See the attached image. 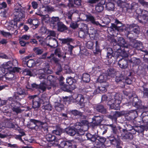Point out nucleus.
Segmentation results:
<instances>
[{
  "label": "nucleus",
  "instance_id": "f257e3e1",
  "mask_svg": "<svg viewBox=\"0 0 148 148\" xmlns=\"http://www.w3.org/2000/svg\"><path fill=\"white\" fill-rule=\"evenodd\" d=\"M51 73V71L49 69V66L47 65L45 68L43 69L39 70V78L40 80V84L39 85L34 83L32 84V86L33 88L41 89L43 91L45 90L46 88V82L49 79L52 77L51 75L47 76L45 74H50Z\"/></svg>",
  "mask_w": 148,
  "mask_h": 148
},
{
  "label": "nucleus",
  "instance_id": "f03ea898",
  "mask_svg": "<svg viewBox=\"0 0 148 148\" xmlns=\"http://www.w3.org/2000/svg\"><path fill=\"white\" fill-rule=\"evenodd\" d=\"M113 97L112 94L110 95H108V97L105 95H103L101 99L103 100H109L108 104L110 106V108L112 109H118L120 107V104L121 103L122 99L121 95L119 93H116L114 95L112 93Z\"/></svg>",
  "mask_w": 148,
  "mask_h": 148
},
{
  "label": "nucleus",
  "instance_id": "7ed1b4c3",
  "mask_svg": "<svg viewBox=\"0 0 148 148\" xmlns=\"http://www.w3.org/2000/svg\"><path fill=\"white\" fill-rule=\"evenodd\" d=\"M12 64L11 62H8L5 64H4L2 66V68L0 69V73L2 75L6 72L8 71L9 72H7L5 73V77L9 79H12L13 77L14 74H12L11 72L14 73L16 72H18L19 71V69L17 67H12Z\"/></svg>",
  "mask_w": 148,
  "mask_h": 148
},
{
  "label": "nucleus",
  "instance_id": "20e7f679",
  "mask_svg": "<svg viewBox=\"0 0 148 148\" xmlns=\"http://www.w3.org/2000/svg\"><path fill=\"white\" fill-rule=\"evenodd\" d=\"M29 98L32 99V107L34 109L38 108L40 107L41 103H44L49 99V97H46V94L43 95L41 99L36 95L30 96Z\"/></svg>",
  "mask_w": 148,
  "mask_h": 148
},
{
  "label": "nucleus",
  "instance_id": "39448f33",
  "mask_svg": "<svg viewBox=\"0 0 148 148\" xmlns=\"http://www.w3.org/2000/svg\"><path fill=\"white\" fill-rule=\"evenodd\" d=\"M89 121L86 120L82 121L81 123L78 122L76 123L75 126V129L76 130V134L79 135H83L84 133V131L82 129V127L83 125H88Z\"/></svg>",
  "mask_w": 148,
  "mask_h": 148
},
{
  "label": "nucleus",
  "instance_id": "423d86ee",
  "mask_svg": "<svg viewBox=\"0 0 148 148\" xmlns=\"http://www.w3.org/2000/svg\"><path fill=\"white\" fill-rule=\"evenodd\" d=\"M69 99H70L71 101L72 102L78 104L82 106H84V98L82 95H77V94H75Z\"/></svg>",
  "mask_w": 148,
  "mask_h": 148
},
{
  "label": "nucleus",
  "instance_id": "0eeeda50",
  "mask_svg": "<svg viewBox=\"0 0 148 148\" xmlns=\"http://www.w3.org/2000/svg\"><path fill=\"white\" fill-rule=\"evenodd\" d=\"M14 14L15 17L14 20L16 22L20 21L25 17V12L20 9H15Z\"/></svg>",
  "mask_w": 148,
  "mask_h": 148
},
{
  "label": "nucleus",
  "instance_id": "6e6552de",
  "mask_svg": "<svg viewBox=\"0 0 148 148\" xmlns=\"http://www.w3.org/2000/svg\"><path fill=\"white\" fill-rule=\"evenodd\" d=\"M132 47L136 48L138 50H141L143 49V46L141 42L133 39V40H131L128 48L131 49Z\"/></svg>",
  "mask_w": 148,
  "mask_h": 148
},
{
  "label": "nucleus",
  "instance_id": "1a4fd4ad",
  "mask_svg": "<svg viewBox=\"0 0 148 148\" xmlns=\"http://www.w3.org/2000/svg\"><path fill=\"white\" fill-rule=\"evenodd\" d=\"M115 23L116 25L112 24L111 25V27L114 30H116L118 32L122 31L125 27L120 21L117 19L115 20Z\"/></svg>",
  "mask_w": 148,
  "mask_h": 148
},
{
  "label": "nucleus",
  "instance_id": "9d476101",
  "mask_svg": "<svg viewBox=\"0 0 148 148\" xmlns=\"http://www.w3.org/2000/svg\"><path fill=\"white\" fill-rule=\"evenodd\" d=\"M25 94L24 90L21 88H18L17 89V92L14 95L12 99L14 101L15 99L20 100L25 97Z\"/></svg>",
  "mask_w": 148,
  "mask_h": 148
},
{
  "label": "nucleus",
  "instance_id": "9b49d317",
  "mask_svg": "<svg viewBox=\"0 0 148 148\" xmlns=\"http://www.w3.org/2000/svg\"><path fill=\"white\" fill-rule=\"evenodd\" d=\"M125 31H127L128 32V34H127V36L128 37L129 33H132L133 32L136 34H138L139 31V29L138 27L135 24H133L132 25H127L126 27Z\"/></svg>",
  "mask_w": 148,
  "mask_h": 148
},
{
  "label": "nucleus",
  "instance_id": "f8f14e48",
  "mask_svg": "<svg viewBox=\"0 0 148 148\" xmlns=\"http://www.w3.org/2000/svg\"><path fill=\"white\" fill-rule=\"evenodd\" d=\"M46 138L47 140L53 146L59 144L57 140L56 139L55 136H52L51 134H48L46 136Z\"/></svg>",
  "mask_w": 148,
  "mask_h": 148
},
{
  "label": "nucleus",
  "instance_id": "ddd939ff",
  "mask_svg": "<svg viewBox=\"0 0 148 148\" xmlns=\"http://www.w3.org/2000/svg\"><path fill=\"white\" fill-rule=\"evenodd\" d=\"M58 142H59V144L55 145V146L59 145L63 148H70L72 145V141H62L61 139H57Z\"/></svg>",
  "mask_w": 148,
  "mask_h": 148
},
{
  "label": "nucleus",
  "instance_id": "4468645a",
  "mask_svg": "<svg viewBox=\"0 0 148 148\" xmlns=\"http://www.w3.org/2000/svg\"><path fill=\"white\" fill-rule=\"evenodd\" d=\"M117 46L119 47L121 49L124 47L125 49H127L129 48V45L125 41V40L121 37H119L117 39Z\"/></svg>",
  "mask_w": 148,
  "mask_h": 148
},
{
  "label": "nucleus",
  "instance_id": "2eb2a0df",
  "mask_svg": "<svg viewBox=\"0 0 148 148\" xmlns=\"http://www.w3.org/2000/svg\"><path fill=\"white\" fill-rule=\"evenodd\" d=\"M126 49L124 48V49L123 50V49H120L119 48H118L116 49L115 53H117L119 56H121L123 57H126L128 56V55L126 52L127 50H125Z\"/></svg>",
  "mask_w": 148,
  "mask_h": 148
},
{
  "label": "nucleus",
  "instance_id": "dca6fc26",
  "mask_svg": "<svg viewBox=\"0 0 148 148\" xmlns=\"http://www.w3.org/2000/svg\"><path fill=\"white\" fill-rule=\"evenodd\" d=\"M17 22H16L14 20L8 23L6 27L8 30L12 31L14 29L17 28Z\"/></svg>",
  "mask_w": 148,
  "mask_h": 148
},
{
  "label": "nucleus",
  "instance_id": "f3484780",
  "mask_svg": "<svg viewBox=\"0 0 148 148\" xmlns=\"http://www.w3.org/2000/svg\"><path fill=\"white\" fill-rule=\"evenodd\" d=\"M85 16L86 18L85 20V21L87 22L90 21L94 25H101L98 22L95 21L94 17L91 14L86 15Z\"/></svg>",
  "mask_w": 148,
  "mask_h": 148
},
{
  "label": "nucleus",
  "instance_id": "a211bd4d",
  "mask_svg": "<svg viewBox=\"0 0 148 148\" xmlns=\"http://www.w3.org/2000/svg\"><path fill=\"white\" fill-rule=\"evenodd\" d=\"M49 40V44L48 45L53 48H55L58 46V42L56 40L53 38L49 36H48L47 38V40Z\"/></svg>",
  "mask_w": 148,
  "mask_h": 148
},
{
  "label": "nucleus",
  "instance_id": "6ab92c4d",
  "mask_svg": "<svg viewBox=\"0 0 148 148\" xmlns=\"http://www.w3.org/2000/svg\"><path fill=\"white\" fill-rule=\"evenodd\" d=\"M64 100H61L60 99V102H55V107L56 109L58 111H60L63 108L64 104L63 103L64 101H65V99H64Z\"/></svg>",
  "mask_w": 148,
  "mask_h": 148
},
{
  "label": "nucleus",
  "instance_id": "aec40b11",
  "mask_svg": "<svg viewBox=\"0 0 148 148\" xmlns=\"http://www.w3.org/2000/svg\"><path fill=\"white\" fill-rule=\"evenodd\" d=\"M105 0H101L100 3H98L95 7V10L98 12L102 11L103 9V5L105 4Z\"/></svg>",
  "mask_w": 148,
  "mask_h": 148
},
{
  "label": "nucleus",
  "instance_id": "412c9836",
  "mask_svg": "<svg viewBox=\"0 0 148 148\" xmlns=\"http://www.w3.org/2000/svg\"><path fill=\"white\" fill-rule=\"evenodd\" d=\"M59 22V19L58 17H53L50 21L51 26H52L53 28H55L58 24Z\"/></svg>",
  "mask_w": 148,
  "mask_h": 148
},
{
  "label": "nucleus",
  "instance_id": "4be33fe9",
  "mask_svg": "<svg viewBox=\"0 0 148 148\" xmlns=\"http://www.w3.org/2000/svg\"><path fill=\"white\" fill-rule=\"evenodd\" d=\"M66 132L70 136H73L76 133V131L75 129L71 127H68L65 129Z\"/></svg>",
  "mask_w": 148,
  "mask_h": 148
},
{
  "label": "nucleus",
  "instance_id": "5701e85b",
  "mask_svg": "<svg viewBox=\"0 0 148 148\" xmlns=\"http://www.w3.org/2000/svg\"><path fill=\"white\" fill-rule=\"evenodd\" d=\"M92 119V122L96 125H97L101 123L103 120V117L100 116H95Z\"/></svg>",
  "mask_w": 148,
  "mask_h": 148
},
{
  "label": "nucleus",
  "instance_id": "b1692460",
  "mask_svg": "<svg viewBox=\"0 0 148 148\" xmlns=\"http://www.w3.org/2000/svg\"><path fill=\"white\" fill-rule=\"evenodd\" d=\"M119 2L121 3V8L123 12H126L128 9L130 8V4L125 2L121 3V1L120 0H119Z\"/></svg>",
  "mask_w": 148,
  "mask_h": 148
},
{
  "label": "nucleus",
  "instance_id": "393cba45",
  "mask_svg": "<svg viewBox=\"0 0 148 148\" xmlns=\"http://www.w3.org/2000/svg\"><path fill=\"white\" fill-rule=\"evenodd\" d=\"M107 75L105 73H103L100 75L98 79V81L100 83H103L106 82L107 79Z\"/></svg>",
  "mask_w": 148,
  "mask_h": 148
},
{
  "label": "nucleus",
  "instance_id": "a878e982",
  "mask_svg": "<svg viewBox=\"0 0 148 148\" xmlns=\"http://www.w3.org/2000/svg\"><path fill=\"white\" fill-rule=\"evenodd\" d=\"M64 86V88L63 90L64 91H67L73 90L76 88V86L75 84H72L71 85H65Z\"/></svg>",
  "mask_w": 148,
  "mask_h": 148
},
{
  "label": "nucleus",
  "instance_id": "bb28decb",
  "mask_svg": "<svg viewBox=\"0 0 148 148\" xmlns=\"http://www.w3.org/2000/svg\"><path fill=\"white\" fill-rule=\"evenodd\" d=\"M56 26L58 27V30L60 32H63L67 29L66 27L61 22L59 23Z\"/></svg>",
  "mask_w": 148,
  "mask_h": 148
},
{
  "label": "nucleus",
  "instance_id": "cd10ccee",
  "mask_svg": "<svg viewBox=\"0 0 148 148\" xmlns=\"http://www.w3.org/2000/svg\"><path fill=\"white\" fill-rule=\"evenodd\" d=\"M122 115L121 112H116L114 113V114L113 116L109 115V117L112 120H114L115 121H116L117 117H119Z\"/></svg>",
  "mask_w": 148,
  "mask_h": 148
},
{
  "label": "nucleus",
  "instance_id": "c85d7f7f",
  "mask_svg": "<svg viewBox=\"0 0 148 148\" xmlns=\"http://www.w3.org/2000/svg\"><path fill=\"white\" fill-rule=\"evenodd\" d=\"M141 17L142 19L147 21L148 19V12L145 10H143L141 12Z\"/></svg>",
  "mask_w": 148,
  "mask_h": 148
},
{
  "label": "nucleus",
  "instance_id": "c756f323",
  "mask_svg": "<svg viewBox=\"0 0 148 148\" xmlns=\"http://www.w3.org/2000/svg\"><path fill=\"white\" fill-rule=\"evenodd\" d=\"M95 108L96 109L98 112L102 113H104L106 112V110L101 105H98Z\"/></svg>",
  "mask_w": 148,
  "mask_h": 148
},
{
  "label": "nucleus",
  "instance_id": "7c9ffc66",
  "mask_svg": "<svg viewBox=\"0 0 148 148\" xmlns=\"http://www.w3.org/2000/svg\"><path fill=\"white\" fill-rule=\"evenodd\" d=\"M14 102V101L13 100L12 98L11 97L9 98V99L7 101L0 99V104L1 106L6 104L7 103H8L10 104L12 102V103H13Z\"/></svg>",
  "mask_w": 148,
  "mask_h": 148
},
{
  "label": "nucleus",
  "instance_id": "2f4dec72",
  "mask_svg": "<svg viewBox=\"0 0 148 148\" xmlns=\"http://www.w3.org/2000/svg\"><path fill=\"white\" fill-rule=\"evenodd\" d=\"M114 3H108L106 5V8L109 11L113 10L114 9Z\"/></svg>",
  "mask_w": 148,
  "mask_h": 148
},
{
  "label": "nucleus",
  "instance_id": "473e14b6",
  "mask_svg": "<svg viewBox=\"0 0 148 148\" xmlns=\"http://www.w3.org/2000/svg\"><path fill=\"white\" fill-rule=\"evenodd\" d=\"M82 79V80L84 82H88L90 80V75L88 73H84L83 75Z\"/></svg>",
  "mask_w": 148,
  "mask_h": 148
},
{
  "label": "nucleus",
  "instance_id": "72a5a7b5",
  "mask_svg": "<svg viewBox=\"0 0 148 148\" xmlns=\"http://www.w3.org/2000/svg\"><path fill=\"white\" fill-rule=\"evenodd\" d=\"M11 109L13 111L16 112L17 113H20L21 112V110L19 108L16 106H14V105L12 104V103L10 104Z\"/></svg>",
  "mask_w": 148,
  "mask_h": 148
},
{
  "label": "nucleus",
  "instance_id": "f704fd0d",
  "mask_svg": "<svg viewBox=\"0 0 148 148\" xmlns=\"http://www.w3.org/2000/svg\"><path fill=\"white\" fill-rule=\"evenodd\" d=\"M59 39L62 42V44H66L68 45H69L70 42L72 41V39L70 38Z\"/></svg>",
  "mask_w": 148,
  "mask_h": 148
},
{
  "label": "nucleus",
  "instance_id": "c9c22d12",
  "mask_svg": "<svg viewBox=\"0 0 148 148\" xmlns=\"http://www.w3.org/2000/svg\"><path fill=\"white\" fill-rule=\"evenodd\" d=\"M35 63L33 59H30L26 62V65L29 67H32L35 65Z\"/></svg>",
  "mask_w": 148,
  "mask_h": 148
},
{
  "label": "nucleus",
  "instance_id": "e433bc0d",
  "mask_svg": "<svg viewBox=\"0 0 148 148\" xmlns=\"http://www.w3.org/2000/svg\"><path fill=\"white\" fill-rule=\"evenodd\" d=\"M142 88L144 90V96L148 97V84H146L145 85H144Z\"/></svg>",
  "mask_w": 148,
  "mask_h": 148
},
{
  "label": "nucleus",
  "instance_id": "4c0bfd02",
  "mask_svg": "<svg viewBox=\"0 0 148 148\" xmlns=\"http://www.w3.org/2000/svg\"><path fill=\"white\" fill-rule=\"evenodd\" d=\"M107 72L108 75L111 77H114L116 74L115 71L113 69H109Z\"/></svg>",
  "mask_w": 148,
  "mask_h": 148
},
{
  "label": "nucleus",
  "instance_id": "58836bf2",
  "mask_svg": "<svg viewBox=\"0 0 148 148\" xmlns=\"http://www.w3.org/2000/svg\"><path fill=\"white\" fill-rule=\"evenodd\" d=\"M73 2L71 1V3L69 4V6H73L74 4L76 5H81V0H73Z\"/></svg>",
  "mask_w": 148,
  "mask_h": 148
},
{
  "label": "nucleus",
  "instance_id": "ea45409f",
  "mask_svg": "<svg viewBox=\"0 0 148 148\" xmlns=\"http://www.w3.org/2000/svg\"><path fill=\"white\" fill-rule=\"evenodd\" d=\"M42 20L46 23H48L50 21V18L48 15H41Z\"/></svg>",
  "mask_w": 148,
  "mask_h": 148
},
{
  "label": "nucleus",
  "instance_id": "a19ab883",
  "mask_svg": "<svg viewBox=\"0 0 148 148\" xmlns=\"http://www.w3.org/2000/svg\"><path fill=\"white\" fill-rule=\"evenodd\" d=\"M79 25L81 26L79 28L81 29V30L82 31H87L88 29L87 25L85 24L81 23Z\"/></svg>",
  "mask_w": 148,
  "mask_h": 148
},
{
  "label": "nucleus",
  "instance_id": "79ce46f5",
  "mask_svg": "<svg viewBox=\"0 0 148 148\" xmlns=\"http://www.w3.org/2000/svg\"><path fill=\"white\" fill-rule=\"evenodd\" d=\"M90 92H91L90 93V96H92L96 94L101 93L100 89L98 87L94 91H91Z\"/></svg>",
  "mask_w": 148,
  "mask_h": 148
},
{
  "label": "nucleus",
  "instance_id": "37998d69",
  "mask_svg": "<svg viewBox=\"0 0 148 148\" xmlns=\"http://www.w3.org/2000/svg\"><path fill=\"white\" fill-rule=\"evenodd\" d=\"M125 131V134L123 135H122L123 136V138L125 139H129L130 138L131 136H132V134L131 133H130L127 131H125L124 130H123Z\"/></svg>",
  "mask_w": 148,
  "mask_h": 148
},
{
  "label": "nucleus",
  "instance_id": "c03bdc74",
  "mask_svg": "<svg viewBox=\"0 0 148 148\" xmlns=\"http://www.w3.org/2000/svg\"><path fill=\"white\" fill-rule=\"evenodd\" d=\"M86 136L88 139L92 141H94L95 140L96 138L95 137V136L91 135L90 133H88L86 134Z\"/></svg>",
  "mask_w": 148,
  "mask_h": 148
},
{
  "label": "nucleus",
  "instance_id": "a18cd8bd",
  "mask_svg": "<svg viewBox=\"0 0 148 148\" xmlns=\"http://www.w3.org/2000/svg\"><path fill=\"white\" fill-rule=\"evenodd\" d=\"M107 57L108 58H111L112 57V54L113 53V51L111 48H108L107 49Z\"/></svg>",
  "mask_w": 148,
  "mask_h": 148
},
{
  "label": "nucleus",
  "instance_id": "49530a36",
  "mask_svg": "<svg viewBox=\"0 0 148 148\" xmlns=\"http://www.w3.org/2000/svg\"><path fill=\"white\" fill-rule=\"evenodd\" d=\"M23 74L25 75H29L30 76H34L31 71L28 69H25L23 72Z\"/></svg>",
  "mask_w": 148,
  "mask_h": 148
},
{
  "label": "nucleus",
  "instance_id": "de8ad7c7",
  "mask_svg": "<svg viewBox=\"0 0 148 148\" xmlns=\"http://www.w3.org/2000/svg\"><path fill=\"white\" fill-rule=\"evenodd\" d=\"M75 80L71 77H68L66 79V82L69 85H71L75 82Z\"/></svg>",
  "mask_w": 148,
  "mask_h": 148
},
{
  "label": "nucleus",
  "instance_id": "09e8293b",
  "mask_svg": "<svg viewBox=\"0 0 148 148\" xmlns=\"http://www.w3.org/2000/svg\"><path fill=\"white\" fill-rule=\"evenodd\" d=\"M34 50L35 53L38 55L41 54L43 52L42 50L38 48H35Z\"/></svg>",
  "mask_w": 148,
  "mask_h": 148
},
{
  "label": "nucleus",
  "instance_id": "8fccbe9b",
  "mask_svg": "<svg viewBox=\"0 0 148 148\" xmlns=\"http://www.w3.org/2000/svg\"><path fill=\"white\" fill-rule=\"evenodd\" d=\"M1 33L4 36L10 37L11 36L12 34L9 33L5 32L4 31H1Z\"/></svg>",
  "mask_w": 148,
  "mask_h": 148
},
{
  "label": "nucleus",
  "instance_id": "3c124183",
  "mask_svg": "<svg viewBox=\"0 0 148 148\" xmlns=\"http://www.w3.org/2000/svg\"><path fill=\"white\" fill-rule=\"evenodd\" d=\"M122 60H123V59H121L118 62L119 65L120 67L122 68L125 69L127 67V66L126 64L125 65L124 64L121 63V61Z\"/></svg>",
  "mask_w": 148,
  "mask_h": 148
},
{
  "label": "nucleus",
  "instance_id": "603ef678",
  "mask_svg": "<svg viewBox=\"0 0 148 148\" xmlns=\"http://www.w3.org/2000/svg\"><path fill=\"white\" fill-rule=\"evenodd\" d=\"M30 37V36L27 35H24L21 37H20V38L21 40H27L29 39Z\"/></svg>",
  "mask_w": 148,
  "mask_h": 148
},
{
  "label": "nucleus",
  "instance_id": "864d4df0",
  "mask_svg": "<svg viewBox=\"0 0 148 148\" xmlns=\"http://www.w3.org/2000/svg\"><path fill=\"white\" fill-rule=\"evenodd\" d=\"M79 25L77 24L76 22H73L71 23L70 24V27L73 29H75V28L77 27Z\"/></svg>",
  "mask_w": 148,
  "mask_h": 148
},
{
  "label": "nucleus",
  "instance_id": "5fc2aeb1",
  "mask_svg": "<svg viewBox=\"0 0 148 148\" xmlns=\"http://www.w3.org/2000/svg\"><path fill=\"white\" fill-rule=\"evenodd\" d=\"M142 121L143 123L148 125V116H143L142 118Z\"/></svg>",
  "mask_w": 148,
  "mask_h": 148
},
{
  "label": "nucleus",
  "instance_id": "6e6d98bb",
  "mask_svg": "<svg viewBox=\"0 0 148 148\" xmlns=\"http://www.w3.org/2000/svg\"><path fill=\"white\" fill-rule=\"evenodd\" d=\"M106 87L103 86H101L100 87H99V88L100 89V92L104 93L106 92L107 91V89Z\"/></svg>",
  "mask_w": 148,
  "mask_h": 148
},
{
  "label": "nucleus",
  "instance_id": "4d7b16f0",
  "mask_svg": "<svg viewBox=\"0 0 148 148\" xmlns=\"http://www.w3.org/2000/svg\"><path fill=\"white\" fill-rule=\"evenodd\" d=\"M52 133L54 134H55L56 135H60L61 133V130L59 129L57 130H54L52 131Z\"/></svg>",
  "mask_w": 148,
  "mask_h": 148
},
{
  "label": "nucleus",
  "instance_id": "13d9d810",
  "mask_svg": "<svg viewBox=\"0 0 148 148\" xmlns=\"http://www.w3.org/2000/svg\"><path fill=\"white\" fill-rule=\"evenodd\" d=\"M26 140L28 142L30 143H35V141L34 138L32 137H31L30 136L28 137Z\"/></svg>",
  "mask_w": 148,
  "mask_h": 148
},
{
  "label": "nucleus",
  "instance_id": "bf43d9fd",
  "mask_svg": "<svg viewBox=\"0 0 148 148\" xmlns=\"http://www.w3.org/2000/svg\"><path fill=\"white\" fill-rule=\"evenodd\" d=\"M44 106V108L45 110H51L52 109V108L51 105L48 103L47 105Z\"/></svg>",
  "mask_w": 148,
  "mask_h": 148
},
{
  "label": "nucleus",
  "instance_id": "052dcab7",
  "mask_svg": "<svg viewBox=\"0 0 148 148\" xmlns=\"http://www.w3.org/2000/svg\"><path fill=\"white\" fill-rule=\"evenodd\" d=\"M38 21L37 19H33L32 24L34 25L35 28L37 27L38 25Z\"/></svg>",
  "mask_w": 148,
  "mask_h": 148
},
{
  "label": "nucleus",
  "instance_id": "680f3d73",
  "mask_svg": "<svg viewBox=\"0 0 148 148\" xmlns=\"http://www.w3.org/2000/svg\"><path fill=\"white\" fill-rule=\"evenodd\" d=\"M55 53L56 56H58L59 57L61 56V54L60 52L59 49H56L55 51Z\"/></svg>",
  "mask_w": 148,
  "mask_h": 148
},
{
  "label": "nucleus",
  "instance_id": "e2e57ef3",
  "mask_svg": "<svg viewBox=\"0 0 148 148\" xmlns=\"http://www.w3.org/2000/svg\"><path fill=\"white\" fill-rule=\"evenodd\" d=\"M72 113L74 115H81V113L77 110H73L72 111Z\"/></svg>",
  "mask_w": 148,
  "mask_h": 148
},
{
  "label": "nucleus",
  "instance_id": "0e129e2a",
  "mask_svg": "<svg viewBox=\"0 0 148 148\" xmlns=\"http://www.w3.org/2000/svg\"><path fill=\"white\" fill-rule=\"evenodd\" d=\"M7 5L5 2H3L0 4V9L6 8Z\"/></svg>",
  "mask_w": 148,
  "mask_h": 148
},
{
  "label": "nucleus",
  "instance_id": "69168bd1",
  "mask_svg": "<svg viewBox=\"0 0 148 148\" xmlns=\"http://www.w3.org/2000/svg\"><path fill=\"white\" fill-rule=\"evenodd\" d=\"M58 68L57 69V71L56 72V73L57 75H59L60 74V73L62 71V69L60 66L58 65Z\"/></svg>",
  "mask_w": 148,
  "mask_h": 148
},
{
  "label": "nucleus",
  "instance_id": "338daca9",
  "mask_svg": "<svg viewBox=\"0 0 148 148\" xmlns=\"http://www.w3.org/2000/svg\"><path fill=\"white\" fill-rule=\"evenodd\" d=\"M21 135L17 136L16 137V138L18 139L21 141H23V140L21 138V136H23L25 135V133L23 132H22L21 133Z\"/></svg>",
  "mask_w": 148,
  "mask_h": 148
},
{
  "label": "nucleus",
  "instance_id": "774afa93",
  "mask_svg": "<svg viewBox=\"0 0 148 148\" xmlns=\"http://www.w3.org/2000/svg\"><path fill=\"white\" fill-rule=\"evenodd\" d=\"M54 54H51L50 56L47 57L48 58H51V60H53L55 62H57V60L54 57Z\"/></svg>",
  "mask_w": 148,
  "mask_h": 148
}]
</instances>
